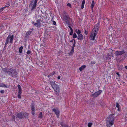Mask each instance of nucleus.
<instances>
[{"label": "nucleus", "mask_w": 127, "mask_h": 127, "mask_svg": "<svg viewBox=\"0 0 127 127\" xmlns=\"http://www.w3.org/2000/svg\"><path fill=\"white\" fill-rule=\"evenodd\" d=\"M84 33L85 34H86V35H87L88 33V31H86V30H85V31Z\"/></svg>", "instance_id": "43"}, {"label": "nucleus", "mask_w": 127, "mask_h": 127, "mask_svg": "<svg viewBox=\"0 0 127 127\" xmlns=\"http://www.w3.org/2000/svg\"><path fill=\"white\" fill-rule=\"evenodd\" d=\"M53 75L52 73H50L49 75H48L47 76L48 77H49L50 76H52Z\"/></svg>", "instance_id": "39"}, {"label": "nucleus", "mask_w": 127, "mask_h": 127, "mask_svg": "<svg viewBox=\"0 0 127 127\" xmlns=\"http://www.w3.org/2000/svg\"><path fill=\"white\" fill-rule=\"evenodd\" d=\"M78 30H77V29H76V30H75V32L76 33H77L78 32Z\"/></svg>", "instance_id": "52"}, {"label": "nucleus", "mask_w": 127, "mask_h": 127, "mask_svg": "<svg viewBox=\"0 0 127 127\" xmlns=\"http://www.w3.org/2000/svg\"><path fill=\"white\" fill-rule=\"evenodd\" d=\"M86 67V66L85 65H82L79 68V70H80V71L84 69Z\"/></svg>", "instance_id": "20"}, {"label": "nucleus", "mask_w": 127, "mask_h": 127, "mask_svg": "<svg viewBox=\"0 0 127 127\" xmlns=\"http://www.w3.org/2000/svg\"><path fill=\"white\" fill-rule=\"evenodd\" d=\"M64 20L66 24L69 25L70 24V19L68 15H65L64 17H63Z\"/></svg>", "instance_id": "8"}, {"label": "nucleus", "mask_w": 127, "mask_h": 127, "mask_svg": "<svg viewBox=\"0 0 127 127\" xmlns=\"http://www.w3.org/2000/svg\"><path fill=\"white\" fill-rule=\"evenodd\" d=\"M92 124L91 123H88V126L89 127H91V126L92 125Z\"/></svg>", "instance_id": "31"}, {"label": "nucleus", "mask_w": 127, "mask_h": 127, "mask_svg": "<svg viewBox=\"0 0 127 127\" xmlns=\"http://www.w3.org/2000/svg\"><path fill=\"white\" fill-rule=\"evenodd\" d=\"M60 76H58L57 77L58 79L59 80L60 79Z\"/></svg>", "instance_id": "50"}, {"label": "nucleus", "mask_w": 127, "mask_h": 127, "mask_svg": "<svg viewBox=\"0 0 127 127\" xmlns=\"http://www.w3.org/2000/svg\"><path fill=\"white\" fill-rule=\"evenodd\" d=\"M6 4H7V5L5 7H8L10 5V4L8 2Z\"/></svg>", "instance_id": "36"}, {"label": "nucleus", "mask_w": 127, "mask_h": 127, "mask_svg": "<svg viewBox=\"0 0 127 127\" xmlns=\"http://www.w3.org/2000/svg\"><path fill=\"white\" fill-rule=\"evenodd\" d=\"M125 51L124 50H122L121 51H116L115 53V54L116 56H119L122 55L125 53Z\"/></svg>", "instance_id": "10"}, {"label": "nucleus", "mask_w": 127, "mask_h": 127, "mask_svg": "<svg viewBox=\"0 0 127 127\" xmlns=\"http://www.w3.org/2000/svg\"><path fill=\"white\" fill-rule=\"evenodd\" d=\"M61 125L62 126V127H69L67 125H65L63 123H61Z\"/></svg>", "instance_id": "25"}, {"label": "nucleus", "mask_w": 127, "mask_h": 127, "mask_svg": "<svg viewBox=\"0 0 127 127\" xmlns=\"http://www.w3.org/2000/svg\"><path fill=\"white\" fill-rule=\"evenodd\" d=\"M51 86L55 91L56 95H59L60 92V89L59 85L55 83Z\"/></svg>", "instance_id": "3"}, {"label": "nucleus", "mask_w": 127, "mask_h": 127, "mask_svg": "<svg viewBox=\"0 0 127 127\" xmlns=\"http://www.w3.org/2000/svg\"><path fill=\"white\" fill-rule=\"evenodd\" d=\"M106 121L114 123V118L113 115H110L107 118Z\"/></svg>", "instance_id": "7"}, {"label": "nucleus", "mask_w": 127, "mask_h": 127, "mask_svg": "<svg viewBox=\"0 0 127 127\" xmlns=\"http://www.w3.org/2000/svg\"><path fill=\"white\" fill-rule=\"evenodd\" d=\"M68 15L66 13L65 11H64L63 13V17H64V15Z\"/></svg>", "instance_id": "33"}, {"label": "nucleus", "mask_w": 127, "mask_h": 127, "mask_svg": "<svg viewBox=\"0 0 127 127\" xmlns=\"http://www.w3.org/2000/svg\"><path fill=\"white\" fill-rule=\"evenodd\" d=\"M58 53H60V52H58Z\"/></svg>", "instance_id": "59"}, {"label": "nucleus", "mask_w": 127, "mask_h": 127, "mask_svg": "<svg viewBox=\"0 0 127 127\" xmlns=\"http://www.w3.org/2000/svg\"><path fill=\"white\" fill-rule=\"evenodd\" d=\"M15 118V117H12V118H13V119H14Z\"/></svg>", "instance_id": "54"}, {"label": "nucleus", "mask_w": 127, "mask_h": 127, "mask_svg": "<svg viewBox=\"0 0 127 127\" xmlns=\"http://www.w3.org/2000/svg\"><path fill=\"white\" fill-rule=\"evenodd\" d=\"M84 37L81 34H78L77 36V38L79 40H82L83 39Z\"/></svg>", "instance_id": "13"}, {"label": "nucleus", "mask_w": 127, "mask_h": 127, "mask_svg": "<svg viewBox=\"0 0 127 127\" xmlns=\"http://www.w3.org/2000/svg\"><path fill=\"white\" fill-rule=\"evenodd\" d=\"M27 54H30L31 53V52L30 51V50H28L27 51Z\"/></svg>", "instance_id": "38"}, {"label": "nucleus", "mask_w": 127, "mask_h": 127, "mask_svg": "<svg viewBox=\"0 0 127 127\" xmlns=\"http://www.w3.org/2000/svg\"><path fill=\"white\" fill-rule=\"evenodd\" d=\"M120 105L118 103H116V107H117L118 108V109H117L118 111H119L120 110V109H119V107H120Z\"/></svg>", "instance_id": "26"}, {"label": "nucleus", "mask_w": 127, "mask_h": 127, "mask_svg": "<svg viewBox=\"0 0 127 127\" xmlns=\"http://www.w3.org/2000/svg\"><path fill=\"white\" fill-rule=\"evenodd\" d=\"M85 0H83L82 3V5L81 6V8L82 9H83L84 7V4L85 3Z\"/></svg>", "instance_id": "23"}, {"label": "nucleus", "mask_w": 127, "mask_h": 127, "mask_svg": "<svg viewBox=\"0 0 127 127\" xmlns=\"http://www.w3.org/2000/svg\"><path fill=\"white\" fill-rule=\"evenodd\" d=\"M102 91L101 90L97 91L95 92L94 94H91L90 95L91 97H93L94 98H95L98 96L102 92Z\"/></svg>", "instance_id": "9"}, {"label": "nucleus", "mask_w": 127, "mask_h": 127, "mask_svg": "<svg viewBox=\"0 0 127 127\" xmlns=\"http://www.w3.org/2000/svg\"><path fill=\"white\" fill-rule=\"evenodd\" d=\"M20 95H21V94H18V97L19 98H21V97Z\"/></svg>", "instance_id": "41"}, {"label": "nucleus", "mask_w": 127, "mask_h": 127, "mask_svg": "<svg viewBox=\"0 0 127 127\" xmlns=\"http://www.w3.org/2000/svg\"><path fill=\"white\" fill-rule=\"evenodd\" d=\"M95 5V1L94 0H93L92 2V3L91 5V9H93V8Z\"/></svg>", "instance_id": "21"}, {"label": "nucleus", "mask_w": 127, "mask_h": 127, "mask_svg": "<svg viewBox=\"0 0 127 127\" xmlns=\"http://www.w3.org/2000/svg\"><path fill=\"white\" fill-rule=\"evenodd\" d=\"M116 73L117 75H118L119 77H120L121 76L119 74L118 72H116Z\"/></svg>", "instance_id": "42"}, {"label": "nucleus", "mask_w": 127, "mask_h": 127, "mask_svg": "<svg viewBox=\"0 0 127 127\" xmlns=\"http://www.w3.org/2000/svg\"><path fill=\"white\" fill-rule=\"evenodd\" d=\"M53 24L54 25H55L56 24V23L55 21H53Z\"/></svg>", "instance_id": "45"}, {"label": "nucleus", "mask_w": 127, "mask_h": 127, "mask_svg": "<svg viewBox=\"0 0 127 127\" xmlns=\"http://www.w3.org/2000/svg\"><path fill=\"white\" fill-rule=\"evenodd\" d=\"M5 46H4V48H3V49H4V50H5Z\"/></svg>", "instance_id": "56"}, {"label": "nucleus", "mask_w": 127, "mask_h": 127, "mask_svg": "<svg viewBox=\"0 0 127 127\" xmlns=\"http://www.w3.org/2000/svg\"><path fill=\"white\" fill-rule=\"evenodd\" d=\"M96 63V62L95 61H92L91 62V64H95Z\"/></svg>", "instance_id": "35"}, {"label": "nucleus", "mask_w": 127, "mask_h": 127, "mask_svg": "<svg viewBox=\"0 0 127 127\" xmlns=\"http://www.w3.org/2000/svg\"><path fill=\"white\" fill-rule=\"evenodd\" d=\"M2 70L5 72H7L8 73V70L5 68H3L2 69Z\"/></svg>", "instance_id": "28"}, {"label": "nucleus", "mask_w": 127, "mask_h": 127, "mask_svg": "<svg viewBox=\"0 0 127 127\" xmlns=\"http://www.w3.org/2000/svg\"><path fill=\"white\" fill-rule=\"evenodd\" d=\"M55 73V71H53L52 73L53 75H54Z\"/></svg>", "instance_id": "51"}, {"label": "nucleus", "mask_w": 127, "mask_h": 127, "mask_svg": "<svg viewBox=\"0 0 127 127\" xmlns=\"http://www.w3.org/2000/svg\"><path fill=\"white\" fill-rule=\"evenodd\" d=\"M106 126L107 127H111L114 124V123L106 121Z\"/></svg>", "instance_id": "12"}, {"label": "nucleus", "mask_w": 127, "mask_h": 127, "mask_svg": "<svg viewBox=\"0 0 127 127\" xmlns=\"http://www.w3.org/2000/svg\"><path fill=\"white\" fill-rule=\"evenodd\" d=\"M125 55H127V52L126 54H125Z\"/></svg>", "instance_id": "55"}, {"label": "nucleus", "mask_w": 127, "mask_h": 127, "mask_svg": "<svg viewBox=\"0 0 127 127\" xmlns=\"http://www.w3.org/2000/svg\"><path fill=\"white\" fill-rule=\"evenodd\" d=\"M42 115V112H40L38 115V117L40 119L42 118L43 117Z\"/></svg>", "instance_id": "27"}, {"label": "nucleus", "mask_w": 127, "mask_h": 127, "mask_svg": "<svg viewBox=\"0 0 127 127\" xmlns=\"http://www.w3.org/2000/svg\"><path fill=\"white\" fill-rule=\"evenodd\" d=\"M18 87L19 89L18 94L21 95L22 93V89L21 87L20 86L19 84Z\"/></svg>", "instance_id": "18"}, {"label": "nucleus", "mask_w": 127, "mask_h": 127, "mask_svg": "<svg viewBox=\"0 0 127 127\" xmlns=\"http://www.w3.org/2000/svg\"><path fill=\"white\" fill-rule=\"evenodd\" d=\"M58 53H60V52H58Z\"/></svg>", "instance_id": "58"}, {"label": "nucleus", "mask_w": 127, "mask_h": 127, "mask_svg": "<svg viewBox=\"0 0 127 127\" xmlns=\"http://www.w3.org/2000/svg\"><path fill=\"white\" fill-rule=\"evenodd\" d=\"M67 5L69 7H71V5L70 4L68 3L67 4Z\"/></svg>", "instance_id": "44"}, {"label": "nucleus", "mask_w": 127, "mask_h": 127, "mask_svg": "<svg viewBox=\"0 0 127 127\" xmlns=\"http://www.w3.org/2000/svg\"><path fill=\"white\" fill-rule=\"evenodd\" d=\"M125 68L127 69V65L125 66Z\"/></svg>", "instance_id": "53"}, {"label": "nucleus", "mask_w": 127, "mask_h": 127, "mask_svg": "<svg viewBox=\"0 0 127 127\" xmlns=\"http://www.w3.org/2000/svg\"><path fill=\"white\" fill-rule=\"evenodd\" d=\"M99 24H96L95 25V27L93 29V31L95 32H92L91 33L90 35V37L91 39L94 40L95 39V37L97 34L99 30V27L98 26Z\"/></svg>", "instance_id": "1"}, {"label": "nucleus", "mask_w": 127, "mask_h": 127, "mask_svg": "<svg viewBox=\"0 0 127 127\" xmlns=\"http://www.w3.org/2000/svg\"><path fill=\"white\" fill-rule=\"evenodd\" d=\"M5 8V7H2V8H1L0 9V12H1L3 10V9H4V8Z\"/></svg>", "instance_id": "34"}, {"label": "nucleus", "mask_w": 127, "mask_h": 127, "mask_svg": "<svg viewBox=\"0 0 127 127\" xmlns=\"http://www.w3.org/2000/svg\"><path fill=\"white\" fill-rule=\"evenodd\" d=\"M37 23H35L34 24V26H35L37 25Z\"/></svg>", "instance_id": "49"}, {"label": "nucleus", "mask_w": 127, "mask_h": 127, "mask_svg": "<svg viewBox=\"0 0 127 127\" xmlns=\"http://www.w3.org/2000/svg\"><path fill=\"white\" fill-rule=\"evenodd\" d=\"M8 74L12 77H15L17 76L18 73L15 69L11 68L8 70Z\"/></svg>", "instance_id": "2"}, {"label": "nucleus", "mask_w": 127, "mask_h": 127, "mask_svg": "<svg viewBox=\"0 0 127 127\" xmlns=\"http://www.w3.org/2000/svg\"><path fill=\"white\" fill-rule=\"evenodd\" d=\"M0 92L2 94H3L4 93V90H1L0 91Z\"/></svg>", "instance_id": "46"}, {"label": "nucleus", "mask_w": 127, "mask_h": 127, "mask_svg": "<svg viewBox=\"0 0 127 127\" xmlns=\"http://www.w3.org/2000/svg\"><path fill=\"white\" fill-rule=\"evenodd\" d=\"M74 40H75V39H73L72 40L70 41V42H73V41L74 40Z\"/></svg>", "instance_id": "48"}, {"label": "nucleus", "mask_w": 127, "mask_h": 127, "mask_svg": "<svg viewBox=\"0 0 127 127\" xmlns=\"http://www.w3.org/2000/svg\"><path fill=\"white\" fill-rule=\"evenodd\" d=\"M0 87H6L8 88V86H6L5 85V84L3 83H1L0 84Z\"/></svg>", "instance_id": "19"}, {"label": "nucleus", "mask_w": 127, "mask_h": 127, "mask_svg": "<svg viewBox=\"0 0 127 127\" xmlns=\"http://www.w3.org/2000/svg\"><path fill=\"white\" fill-rule=\"evenodd\" d=\"M68 27L70 29V30H73L72 29V28H71L70 26H68Z\"/></svg>", "instance_id": "47"}, {"label": "nucleus", "mask_w": 127, "mask_h": 127, "mask_svg": "<svg viewBox=\"0 0 127 127\" xmlns=\"http://www.w3.org/2000/svg\"><path fill=\"white\" fill-rule=\"evenodd\" d=\"M35 110H32L31 111V113L32 115H34L35 114L34 113Z\"/></svg>", "instance_id": "32"}, {"label": "nucleus", "mask_w": 127, "mask_h": 127, "mask_svg": "<svg viewBox=\"0 0 127 127\" xmlns=\"http://www.w3.org/2000/svg\"><path fill=\"white\" fill-rule=\"evenodd\" d=\"M53 111H54L57 115V118H59V116L60 111L58 109H54L52 110Z\"/></svg>", "instance_id": "11"}, {"label": "nucleus", "mask_w": 127, "mask_h": 127, "mask_svg": "<svg viewBox=\"0 0 127 127\" xmlns=\"http://www.w3.org/2000/svg\"><path fill=\"white\" fill-rule=\"evenodd\" d=\"M38 0H32L31 1L30 5H32L31 8V11H32L36 7Z\"/></svg>", "instance_id": "6"}, {"label": "nucleus", "mask_w": 127, "mask_h": 127, "mask_svg": "<svg viewBox=\"0 0 127 127\" xmlns=\"http://www.w3.org/2000/svg\"><path fill=\"white\" fill-rule=\"evenodd\" d=\"M52 79L50 78L49 79V81L50 82V83L51 86L55 83V81H52Z\"/></svg>", "instance_id": "16"}, {"label": "nucleus", "mask_w": 127, "mask_h": 127, "mask_svg": "<svg viewBox=\"0 0 127 127\" xmlns=\"http://www.w3.org/2000/svg\"><path fill=\"white\" fill-rule=\"evenodd\" d=\"M41 20L40 19H39L37 20V25L36 26L37 27H40L41 25V24L40 23V22Z\"/></svg>", "instance_id": "17"}, {"label": "nucleus", "mask_w": 127, "mask_h": 127, "mask_svg": "<svg viewBox=\"0 0 127 127\" xmlns=\"http://www.w3.org/2000/svg\"><path fill=\"white\" fill-rule=\"evenodd\" d=\"M31 110H35V104L33 101L31 103Z\"/></svg>", "instance_id": "15"}, {"label": "nucleus", "mask_w": 127, "mask_h": 127, "mask_svg": "<svg viewBox=\"0 0 127 127\" xmlns=\"http://www.w3.org/2000/svg\"><path fill=\"white\" fill-rule=\"evenodd\" d=\"M16 115L18 118L21 119H24L25 118H26L28 117V114L25 112L17 113Z\"/></svg>", "instance_id": "4"}, {"label": "nucleus", "mask_w": 127, "mask_h": 127, "mask_svg": "<svg viewBox=\"0 0 127 127\" xmlns=\"http://www.w3.org/2000/svg\"><path fill=\"white\" fill-rule=\"evenodd\" d=\"M81 32L79 30H78V32L77 33L78 35V34H81Z\"/></svg>", "instance_id": "37"}, {"label": "nucleus", "mask_w": 127, "mask_h": 127, "mask_svg": "<svg viewBox=\"0 0 127 127\" xmlns=\"http://www.w3.org/2000/svg\"><path fill=\"white\" fill-rule=\"evenodd\" d=\"M14 36L13 35H9L7 37L6 39V41L5 43V47H6V45L8 44L9 42L11 43L13 42V39Z\"/></svg>", "instance_id": "5"}, {"label": "nucleus", "mask_w": 127, "mask_h": 127, "mask_svg": "<svg viewBox=\"0 0 127 127\" xmlns=\"http://www.w3.org/2000/svg\"><path fill=\"white\" fill-rule=\"evenodd\" d=\"M40 1H41L42 0H40Z\"/></svg>", "instance_id": "60"}, {"label": "nucleus", "mask_w": 127, "mask_h": 127, "mask_svg": "<svg viewBox=\"0 0 127 127\" xmlns=\"http://www.w3.org/2000/svg\"><path fill=\"white\" fill-rule=\"evenodd\" d=\"M73 33V30H71V32L70 33V35H72Z\"/></svg>", "instance_id": "40"}, {"label": "nucleus", "mask_w": 127, "mask_h": 127, "mask_svg": "<svg viewBox=\"0 0 127 127\" xmlns=\"http://www.w3.org/2000/svg\"><path fill=\"white\" fill-rule=\"evenodd\" d=\"M23 49V47L22 46H21L19 48V52L20 53H22V50Z\"/></svg>", "instance_id": "24"}, {"label": "nucleus", "mask_w": 127, "mask_h": 127, "mask_svg": "<svg viewBox=\"0 0 127 127\" xmlns=\"http://www.w3.org/2000/svg\"><path fill=\"white\" fill-rule=\"evenodd\" d=\"M75 44H76L75 41V40H74V41L73 44V46H72V48H74V47L75 46Z\"/></svg>", "instance_id": "30"}, {"label": "nucleus", "mask_w": 127, "mask_h": 127, "mask_svg": "<svg viewBox=\"0 0 127 127\" xmlns=\"http://www.w3.org/2000/svg\"><path fill=\"white\" fill-rule=\"evenodd\" d=\"M73 38H76L77 37V36L76 35V34L74 32V33L73 36Z\"/></svg>", "instance_id": "29"}, {"label": "nucleus", "mask_w": 127, "mask_h": 127, "mask_svg": "<svg viewBox=\"0 0 127 127\" xmlns=\"http://www.w3.org/2000/svg\"><path fill=\"white\" fill-rule=\"evenodd\" d=\"M74 48H72V49L70 52L69 53V54L70 55H71L74 52Z\"/></svg>", "instance_id": "22"}, {"label": "nucleus", "mask_w": 127, "mask_h": 127, "mask_svg": "<svg viewBox=\"0 0 127 127\" xmlns=\"http://www.w3.org/2000/svg\"><path fill=\"white\" fill-rule=\"evenodd\" d=\"M32 29H30L29 31H28L26 34V37H29V35L32 33Z\"/></svg>", "instance_id": "14"}, {"label": "nucleus", "mask_w": 127, "mask_h": 127, "mask_svg": "<svg viewBox=\"0 0 127 127\" xmlns=\"http://www.w3.org/2000/svg\"><path fill=\"white\" fill-rule=\"evenodd\" d=\"M32 24H33L34 23V22H32Z\"/></svg>", "instance_id": "57"}]
</instances>
